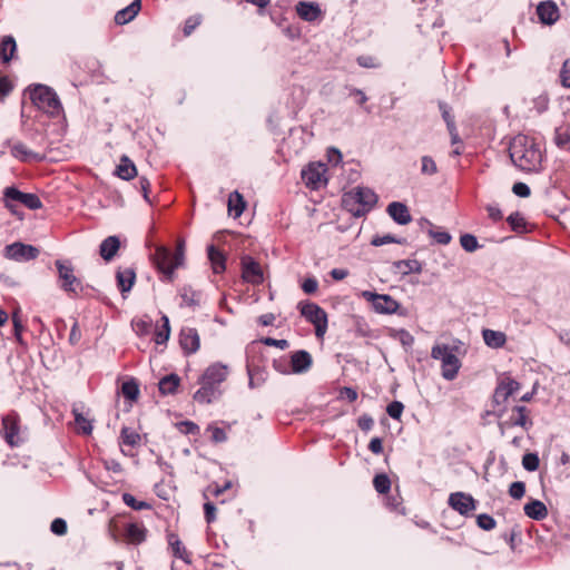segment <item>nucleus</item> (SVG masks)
<instances>
[{"label":"nucleus","mask_w":570,"mask_h":570,"mask_svg":"<svg viewBox=\"0 0 570 570\" xmlns=\"http://www.w3.org/2000/svg\"><path fill=\"white\" fill-rule=\"evenodd\" d=\"M509 155L513 165L523 171L538 173L541 169L542 153L535 140L529 136L513 137L509 145Z\"/></svg>","instance_id":"1"},{"label":"nucleus","mask_w":570,"mask_h":570,"mask_svg":"<svg viewBox=\"0 0 570 570\" xmlns=\"http://www.w3.org/2000/svg\"><path fill=\"white\" fill-rule=\"evenodd\" d=\"M185 247L184 238H178L175 252L165 245H157L151 255L153 263L157 271L161 274L160 281L171 283L175 278V271L185 263Z\"/></svg>","instance_id":"2"},{"label":"nucleus","mask_w":570,"mask_h":570,"mask_svg":"<svg viewBox=\"0 0 570 570\" xmlns=\"http://www.w3.org/2000/svg\"><path fill=\"white\" fill-rule=\"evenodd\" d=\"M229 368L227 365L216 362L210 364L198 379L200 387L193 399L200 404H209L220 394L219 385L227 379Z\"/></svg>","instance_id":"3"},{"label":"nucleus","mask_w":570,"mask_h":570,"mask_svg":"<svg viewBox=\"0 0 570 570\" xmlns=\"http://www.w3.org/2000/svg\"><path fill=\"white\" fill-rule=\"evenodd\" d=\"M29 96L38 115L45 112L50 117H58L63 111L57 92L46 85L29 87Z\"/></svg>","instance_id":"4"},{"label":"nucleus","mask_w":570,"mask_h":570,"mask_svg":"<svg viewBox=\"0 0 570 570\" xmlns=\"http://www.w3.org/2000/svg\"><path fill=\"white\" fill-rule=\"evenodd\" d=\"M362 296L367 302L368 308L377 314H396L399 316L407 315V309L389 294H377L375 292L364 291L362 292Z\"/></svg>","instance_id":"5"},{"label":"nucleus","mask_w":570,"mask_h":570,"mask_svg":"<svg viewBox=\"0 0 570 570\" xmlns=\"http://www.w3.org/2000/svg\"><path fill=\"white\" fill-rule=\"evenodd\" d=\"M298 309L301 315L315 327V335L323 337L327 330V314L317 304L312 302H299Z\"/></svg>","instance_id":"6"},{"label":"nucleus","mask_w":570,"mask_h":570,"mask_svg":"<svg viewBox=\"0 0 570 570\" xmlns=\"http://www.w3.org/2000/svg\"><path fill=\"white\" fill-rule=\"evenodd\" d=\"M58 272L60 288L68 294L77 295L82 289L81 281L75 275L73 266L69 261L57 259L55 262Z\"/></svg>","instance_id":"7"},{"label":"nucleus","mask_w":570,"mask_h":570,"mask_svg":"<svg viewBox=\"0 0 570 570\" xmlns=\"http://www.w3.org/2000/svg\"><path fill=\"white\" fill-rule=\"evenodd\" d=\"M6 207L13 210V203H20L29 209L36 210L42 207L40 198L32 193H22L14 186L7 187L3 191Z\"/></svg>","instance_id":"8"},{"label":"nucleus","mask_w":570,"mask_h":570,"mask_svg":"<svg viewBox=\"0 0 570 570\" xmlns=\"http://www.w3.org/2000/svg\"><path fill=\"white\" fill-rule=\"evenodd\" d=\"M40 254L38 247L21 242H14L4 247V257L14 262H29Z\"/></svg>","instance_id":"9"},{"label":"nucleus","mask_w":570,"mask_h":570,"mask_svg":"<svg viewBox=\"0 0 570 570\" xmlns=\"http://www.w3.org/2000/svg\"><path fill=\"white\" fill-rule=\"evenodd\" d=\"M327 168L322 163H311L306 168L302 170V178L305 184L313 188L318 189L321 186L327 183L324 177Z\"/></svg>","instance_id":"10"},{"label":"nucleus","mask_w":570,"mask_h":570,"mask_svg":"<svg viewBox=\"0 0 570 570\" xmlns=\"http://www.w3.org/2000/svg\"><path fill=\"white\" fill-rule=\"evenodd\" d=\"M3 438L11 446H18L22 443L20 438L19 416L16 412H11L2 417Z\"/></svg>","instance_id":"11"},{"label":"nucleus","mask_w":570,"mask_h":570,"mask_svg":"<svg viewBox=\"0 0 570 570\" xmlns=\"http://www.w3.org/2000/svg\"><path fill=\"white\" fill-rule=\"evenodd\" d=\"M242 265V278L246 283L258 285L263 283V269L259 263L249 255H244L240 259Z\"/></svg>","instance_id":"12"},{"label":"nucleus","mask_w":570,"mask_h":570,"mask_svg":"<svg viewBox=\"0 0 570 570\" xmlns=\"http://www.w3.org/2000/svg\"><path fill=\"white\" fill-rule=\"evenodd\" d=\"M449 505L461 515H469L476 508L474 498L464 492H453L449 495Z\"/></svg>","instance_id":"13"},{"label":"nucleus","mask_w":570,"mask_h":570,"mask_svg":"<svg viewBox=\"0 0 570 570\" xmlns=\"http://www.w3.org/2000/svg\"><path fill=\"white\" fill-rule=\"evenodd\" d=\"M520 389V383L513 379L505 377L501 380L493 393L492 403L494 406H501L505 403L510 395Z\"/></svg>","instance_id":"14"},{"label":"nucleus","mask_w":570,"mask_h":570,"mask_svg":"<svg viewBox=\"0 0 570 570\" xmlns=\"http://www.w3.org/2000/svg\"><path fill=\"white\" fill-rule=\"evenodd\" d=\"M537 16L540 23L546 26H552L560 18V10L554 1L546 0L539 2V4L537 6Z\"/></svg>","instance_id":"15"},{"label":"nucleus","mask_w":570,"mask_h":570,"mask_svg":"<svg viewBox=\"0 0 570 570\" xmlns=\"http://www.w3.org/2000/svg\"><path fill=\"white\" fill-rule=\"evenodd\" d=\"M179 345L186 355L196 353L200 346L197 330L194 327H183L179 333Z\"/></svg>","instance_id":"16"},{"label":"nucleus","mask_w":570,"mask_h":570,"mask_svg":"<svg viewBox=\"0 0 570 570\" xmlns=\"http://www.w3.org/2000/svg\"><path fill=\"white\" fill-rule=\"evenodd\" d=\"M296 13L307 22H314L323 17V11L316 2L299 1L296 4Z\"/></svg>","instance_id":"17"},{"label":"nucleus","mask_w":570,"mask_h":570,"mask_svg":"<svg viewBox=\"0 0 570 570\" xmlns=\"http://www.w3.org/2000/svg\"><path fill=\"white\" fill-rule=\"evenodd\" d=\"M389 216L399 225H407L412 222L409 207L401 202H392L386 207Z\"/></svg>","instance_id":"18"},{"label":"nucleus","mask_w":570,"mask_h":570,"mask_svg":"<svg viewBox=\"0 0 570 570\" xmlns=\"http://www.w3.org/2000/svg\"><path fill=\"white\" fill-rule=\"evenodd\" d=\"M312 363V355L305 350H298L291 355V371L295 374L307 372Z\"/></svg>","instance_id":"19"},{"label":"nucleus","mask_w":570,"mask_h":570,"mask_svg":"<svg viewBox=\"0 0 570 570\" xmlns=\"http://www.w3.org/2000/svg\"><path fill=\"white\" fill-rule=\"evenodd\" d=\"M379 196L367 187L358 186V217L371 212L377 204Z\"/></svg>","instance_id":"20"},{"label":"nucleus","mask_w":570,"mask_h":570,"mask_svg":"<svg viewBox=\"0 0 570 570\" xmlns=\"http://www.w3.org/2000/svg\"><path fill=\"white\" fill-rule=\"evenodd\" d=\"M117 287L120 291L122 297L125 294L130 292L136 282V272L131 267L118 268L116 272Z\"/></svg>","instance_id":"21"},{"label":"nucleus","mask_w":570,"mask_h":570,"mask_svg":"<svg viewBox=\"0 0 570 570\" xmlns=\"http://www.w3.org/2000/svg\"><path fill=\"white\" fill-rule=\"evenodd\" d=\"M167 541L175 558L180 559L186 564H191V553L187 551L178 534L173 532L168 533Z\"/></svg>","instance_id":"22"},{"label":"nucleus","mask_w":570,"mask_h":570,"mask_svg":"<svg viewBox=\"0 0 570 570\" xmlns=\"http://www.w3.org/2000/svg\"><path fill=\"white\" fill-rule=\"evenodd\" d=\"M141 9V0H134L126 8L118 10L115 14V23L118 26H124L130 21H132L138 12Z\"/></svg>","instance_id":"23"},{"label":"nucleus","mask_w":570,"mask_h":570,"mask_svg":"<svg viewBox=\"0 0 570 570\" xmlns=\"http://www.w3.org/2000/svg\"><path fill=\"white\" fill-rule=\"evenodd\" d=\"M442 363V376L448 381H452L456 377L461 367V362L454 354V351L446 354Z\"/></svg>","instance_id":"24"},{"label":"nucleus","mask_w":570,"mask_h":570,"mask_svg":"<svg viewBox=\"0 0 570 570\" xmlns=\"http://www.w3.org/2000/svg\"><path fill=\"white\" fill-rule=\"evenodd\" d=\"M524 514L535 521H541L547 518L548 509L546 504L537 499H531L523 507Z\"/></svg>","instance_id":"25"},{"label":"nucleus","mask_w":570,"mask_h":570,"mask_svg":"<svg viewBox=\"0 0 570 570\" xmlns=\"http://www.w3.org/2000/svg\"><path fill=\"white\" fill-rule=\"evenodd\" d=\"M125 537L130 544H140L146 540L147 529L142 524L128 523L125 528Z\"/></svg>","instance_id":"26"},{"label":"nucleus","mask_w":570,"mask_h":570,"mask_svg":"<svg viewBox=\"0 0 570 570\" xmlns=\"http://www.w3.org/2000/svg\"><path fill=\"white\" fill-rule=\"evenodd\" d=\"M120 247V240L118 236H108L105 238L99 246V254L106 261L110 262L117 254Z\"/></svg>","instance_id":"27"},{"label":"nucleus","mask_w":570,"mask_h":570,"mask_svg":"<svg viewBox=\"0 0 570 570\" xmlns=\"http://www.w3.org/2000/svg\"><path fill=\"white\" fill-rule=\"evenodd\" d=\"M115 175L122 180H130L137 176L136 165L129 157L124 155L115 169Z\"/></svg>","instance_id":"28"},{"label":"nucleus","mask_w":570,"mask_h":570,"mask_svg":"<svg viewBox=\"0 0 570 570\" xmlns=\"http://www.w3.org/2000/svg\"><path fill=\"white\" fill-rule=\"evenodd\" d=\"M422 268V264L417 259H401L393 263L394 273H399L402 276L412 273L420 274Z\"/></svg>","instance_id":"29"},{"label":"nucleus","mask_w":570,"mask_h":570,"mask_svg":"<svg viewBox=\"0 0 570 570\" xmlns=\"http://www.w3.org/2000/svg\"><path fill=\"white\" fill-rule=\"evenodd\" d=\"M207 255L215 274H220L226 269L225 255L215 245H209L207 247Z\"/></svg>","instance_id":"30"},{"label":"nucleus","mask_w":570,"mask_h":570,"mask_svg":"<svg viewBox=\"0 0 570 570\" xmlns=\"http://www.w3.org/2000/svg\"><path fill=\"white\" fill-rule=\"evenodd\" d=\"M17 51V42L12 36H4L0 41V59L3 63H8L14 57Z\"/></svg>","instance_id":"31"},{"label":"nucleus","mask_w":570,"mask_h":570,"mask_svg":"<svg viewBox=\"0 0 570 570\" xmlns=\"http://www.w3.org/2000/svg\"><path fill=\"white\" fill-rule=\"evenodd\" d=\"M179 383L180 377L177 374L170 373L168 375H165L163 379H160L158 383L160 394L174 395L177 392Z\"/></svg>","instance_id":"32"},{"label":"nucleus","mask_w":570,"mask_h":570,"mask_svg":"<svg viewBox=\"0 0 570 570\" xmlns=\"http://www.w3.org/2000/svg\"><path fill=\"white\" fill-rule=\"evenodd\" d=\"M420 225L422 228L424 226H428L429 236L432 237L440 245H448L452 239L450 233L444 230H435L434 225L428 218H421Z\"/></svg>","instance_id":"33"},{"label":"nucleus","mask_w":570,"mask_h":570,"mask_svg":"<svg viewBox=\"0 0 570 570\" xmlns=\"http://www.w3.org/2000/svg\"><path fill=\"white\" fill-rule=\"evenodd\" d=\"M248 386L255 389L266 381V372L257 365L247 362Z\"/></svg>","instance_id":"34"},{"label":"nucleus","mask_w":570,"mask_h":570,"mask_svg":"<svg viewBox=\"0 0 570 570\" xmlns=\"http://www.w3.org/2000/svg\"><path fill=\"white\" fill-rule=\"evenodd\" d=\"M484 343L492 348H500L502 347L505 342L507 337L505 334L499 331L493 330H483L482 332Z\"/></svg>","instance_id":"35"},{"label":"nucleus","mask_w":570,"mask_h":570,"mask_svg":"<svg viewBox=\"0 0 570 570\" xmlns=\"http://www.w3.org/2000/svg\"><path fill=\"white\" fill-rule=\"evenodd\" d=\"M246 204L244 200V197L237 191L234 190L229 194L228 197V212L232 214L235 218L239 217L243 212L245 210Z\"/></svg>","instance_id":"36"},{"label":"nucleus","mask_w":570,"mask_h":570,"mask_svg":"<svg viewBox=\"0 0 570 570\" xmlns=\"http://www.w3.org/2000/svg\"><path fill=\"white\" fill-rule=\"evenodd\" d=\"M11 154L13 157L20 160H39L41 157L39 154L33 153L27 148V146L22 142H17L11 147Z\"/></svg>","instance_id":"37"},{"label":"nucleus","mask_w":570,"mask_h":570,"mask_svg":"<svg viewBox=\"0 0 570 570\" xmlns=\"http://www.w3.org/2000/svg\"><path fill=\"white\" fill-rule=\"evenodd\" d=\"M514 411L518 413L517 417H511V425L521 426L525 431L532 426V421L527 416V407L523 405H515Z\"/></svg>","instance_id":"38"},{"label":"nucleus","mask_w":570,"mask_h":570,"mask_svg":"<svg viewBox=\"0 0 570 570\" xmlns=\"http://www.w3.org/2000/svg\"><path fill=\"white\" fill-rule=\"evenodd\" d=\"M554 144L563 149L570 142V125H562L554 130Z\"/></svg>","instance_id":"39"},{"label":"nucleus","mask_w":570,"mask_h":570,"mask_svg":"<svg viewBox=\"0 0 570 570\" xmlns=\"http://www.w3.org/2000/svg\"><path fill=\"white\" fill-rule=\"evenodd\" d=\"M508 224L511 229L515 233H525L527 232V222L524 217L519 212H514L510 214L507 218Z\"/></svg>","instance_id":"40"},{"label":"nucleus","mask_w":570,"mask_h":570,"mask_svg":"<svg viewBox=\"0 0 570 570\" xmlns=\"http://www.w3.org/2000/svg\"><path fill=\"white\" fill-rule=\"evenodd\" d=\"M161 321V327L157 328L155 333V343L158 345L165 344L169 340L170 335L169 318L166 315H163Z\"/></svg>","instance_id":"41"},{"label":"nucleus","mask_w":570,"mask_h":570,"mask_svg":"<svg viewBox=\"0 0 570 570\" xmlns=\"http://www.w3.org/2000/svg\"><path fill=\"white\" fill-rule=\"evenodd\" d=\"M72 414L75 416V422L79 431L85 435L91 434L94 429L91 421L86 419L83 414L79 412L77 409H72Z\"/></svg>","instance_id":"42"},{"label":"nucleus","mask_w":570,"mask_h":570,"mask_svg":"<svg viewBox=\"0 0 570 570\" xmlns=\"http://www.w3.org/2000/svg\"><path fill=\"white\" fill-rule=\"evenodd\" d=\"M121 392H122V395L127 400H129V401L137 400V397L139 395V385H138L137 381L131 379L129 381L124 382L121 385Z\"/></svg>","instance_id":"43"},{"label":"nucleus","mask_w":570,"mask_h":570,"mask_svg":"<svg viewBox=\"0 0 570 570\" xmlns=\"http://www.w3.org/2000/svg\"><path fill=\"white\" fill-rule=\"evenodd\" d=\"M120 439L125 445L135 446L140 441V435L130 428L124 426L120 431Z\"/></svg>","instance_id":"44"},{"label":"nucleus","mask_w":570,"mask_h":570,"mask_svg":"<svg viewBox=\"0 0 570 570\" xmlns=\"http://www.w3.org/2000/svg\"><path fill=\"white\" fill-rule=\"evenodd\" d=\"M460 245L468 253H473L481 247V245L478 242V238L474 235L468 233L461 235Z\"/></svg>","instance_id":"45"},{"label":"nucleus","mask_w":570,"mask_h":570,"mask_svg":"<svg viewBox=\"0 0 570 570\" xmlns=\"http://www.w3.org/2000/svg\"><path fill=\"white\" fill-rule=\"evenodd\" d=\"M373 484L380 494H385L391 489V480L385 473H380L374 476Z\"/></svg>","instance_id":"46"},{"label":"nucleus","mask_w":570,"mask_h":570,"mask_svg":"<svg viewBox=\"0 0 570 570\" xmlns=\"http://www.w3.org/2000/svg\"><path fill=\"white\" fill-rule=\"evenodd\" d=\"M122 501L126 505L130 507L131 509L136 511L150 509L151 505L146 501H138L132 494L130 493H124L122 494Z\"/></svg>","instance_id":"47"},{"label":"nucleus","mask_w":570,"mask_h":570,"mask_svg":"<svg viewBox=\"0 0 570 570\" xmlns=\"http://www.w3.org/2000/svg\"><path fill=\"white\" fill-rule=\"evenodd\" d=\"M391 243H395V244H405L406 243V239L405 238H399V237H395L391 234H386V235H383V236H374L372 239H371V245L373 246H382V245H386V244H391Z\"/></svg>","instance_id":"48"},{"label":"nucleus","mask_w":570,"mask_h":570,"mask_svg":"<svg viewBox=\"0 0 570 570\" xmlns=\"http://www.w3.org/2000/svg\"><path fill=\"white\" fill-rule=\"evenodd\" d=\"M131 326H132V330L135 331V333L139 336H144L146 334L149 333L151 326H153V322L150 318H146V320H134L131 322Z\"/></svg>","instance_id":"49"},{"label":"nucleus","mask_w":570,"mask_h":570,"mask_svg":"<svg viewBox=\"0 0 570 570\" xmlns=\"http://www.w3.org/2000/svg\"><path fill=\"white\" fill-rule=\"evenodd\" d=\"M476 524L484 531H491L495 528L497 522L492 515L488 513H481L476 517Z\"/></svg>","instance_id":"50"},{"label":"nucleus","mask_w":570,"mask_h":570,"mask_svg":"<svg viewBox=\"0 0 570 570\" xmlns=\"http://www.w3.org/2000/svg\"><path fill=\"white\" fill-rule=\"evenodd\" d=\"M540 464V459L537 453H527L522 458V465L524 470L529 472H533L538 470Z\"/></svg>","instance_id":"51"},{"label":"nucleus","mask_w":570,"mask_h":570,"mask_svg":"<svg viewBox=\"0 0 570 570\" xmlns=\"http://www.w3.org/2000/svg\"><path fill=\"white\" fill-rule=\"evenodd\" d=\"M454 350V347H450L446 344H436L431 350V356L432 358L440 360L442 362L446 354H450Z\"/></svg>","instance_id":"52"},{"label":"nucleus","mask_w":570,"mask_h":570,"mask_svg":"<svg viewBox=\"0 0 570 570\" xmlns=\"http://www.w3.org/2000/svg\"><path fill=\"white\" fill-rule=\"evenodd\" d=\"M509 494L515 500H520L525 494V484L522 481L512 482L509 487Z\"/></svg>","instance_id":"53"},{"label":"nucleus","mask_w":570,"mask_h":570,"mask_svg":"<svg viewBox=\"0 0 570 570\" xmlns=\"http://www.w3.org/2000/svg\"><path fill=\"white\" fill-rule=\"evenodd\" d=\"M421 163H422V166H421V173L422 174H424V175H434V174H436L438 167H436V164H435V161L433 160L432 157L423 156L421 158Z\"/></svg>","instance_id":"54"},{"label":"nucleus","mask_w":570,"mask_h":570,"mask_svg":"<svg viewBox=\"0 0 570 570\" xmlns=\"http://www.w3.org/2000/svg\"><path fill=\"white\" fill-rule=\"evenodd\" d=\"M403 410H404V405L400 401H393V402L389 403V405L386 406V413L393 420H400V417L403 413Z\"/></svg>","instance_id":"55"},{"label":"nucleus","mask_w":570,"mask_h":570,"mask_svg":"<svg viewBox=\"0 0 570 570\" xmlns=\"http://www.w3.org/2000/svg\"><path fill=\"white\" fill-rule=\"evenodd\" d=\"M207 431L212 432L210 439L214 443H223L227 441V434L224 429L209 424L207 426Z\"/></svg>","instance_id":"56"},{"label":"nucleus","mask_w":570,"mask_h":570,"mask_svg":"<svg viewBox=\"0 0 570 570\" xmlns=\"http://www.w3.org/2000/svg\"><path fill=\"white\" fill-rule=\"evenodd\" d=\"M559 78L564 88H570V58L563 61Z\"/></svg>","instance_id":"57"},{"label":"nucleus","mask_w":570,"mask_h":570,"mask_svg":"<svg viewBox=\"0 0 570 570\" xmlns=\"http://www.w3.org/2000/svg\"><path fill=\"white\" fill-rule=\"evenodd\" d=\"M202 18L200 16H191L186 19L184 23L183 32L185 36H190L191 32L200 24Z\"/></svg>","instance_id":"58"},{"label":"nucleus","mask_w":570,"mask_h":570,"mask_svg":"<svg viewBox=\"0 0 570 570\" xmlns=\"http://www.w3.org/2000/svg\"><path fill=\"white\" fill-rule=\"evenodd\" d=\"M183 303L187 306H197L199 304L196 298V293L191 289V287H184L181 293Z\"/></svg>","instance_id":"59"},{"label":"nucleus","mask_w":570,"mask_h":570,"mask_svg":"<svg viewBox=\"0 0 570 570\" xmlns=\"http://www.w3.org/2000/svg\"><path fill=\"white\" fill-rule=\"evenodd\" d=\"M392 336L399 337L401 344L405 347L411 346L414 343L413 335L406 330L394 331Z\"/></svg>","instance_id":"60"},{"label":"nucleus","mask_w":570,"mask_h":570,"mask_svg":"<svg viewBox=\"0 0 570 570\" xmlns=\"http://www.w3.org/2000/svg\"><path fill=\"white\" fill-rule=\"evenodd\" d=\"M179 431L183 434H197L199 432V426L191 421H181L177 424Z\"/></svg>","instance_id":"61"},{"label":"nucleus","mask_w":570,"mask_h":570,"mask_svg":"<svg viewBox=\"0 0 570 570\" xmlns=\"http://www.w3.org/2000/svg\"><path fill=\"white\" fill-rule=\"evenodd\" d=\"M50 530L57 535H63L67 533V522L61 518H56L51 522Z\"/></svg>","instance_id":"62"},{"label":"nucleus","mask_w":570,"mask_h":570,"mask_svg":"<svg viewBox=\"0 0 570 570\" xmlns=\"http://www.w3.org/2000/svg\"><path fill=\"white\" fill-rule=\"evenodd\" d=\"M301 287L305 294L312 295L317 291L318 282L315 277H307L303 281Z\"/></svg>","instance_id":"63"},{"label":"nucleus","mask_w":570,"mask_h":570,"mask_svg":"<svg viewBox=\"0 0 570 570\" xmlns=\"http://www.w3.org/2000/svg\"><path fill=\"white\" fill-rule=\"evenodd\" d=\"M514 195L521 198L529 197L531 194L530 187L525 183L518 181L512 186Z\"/></svg>","instance_id":"64"}]
</instances>
